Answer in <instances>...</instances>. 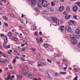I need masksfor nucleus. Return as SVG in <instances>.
<instances>
[{"mask_svg":"<svg viewBox=\"0 0 80 80\" xmlns=\"http://www.w3.org/2000/svg\"><path fill=\"white\" fill-rule=\"evenodd\" d=\"M23 75L26 76V77H29L31 78H32V76L30 74H29V72L27 70H25L23 72Z\"/></svg>","mask_w":80,"mask_h":80,"instance_id":"f257e3e1","label":"nucleus"},{"mask_svg":"<svg viewBox=\"0 0 80 80\" xmlns=\"http://www.w3.org/2000/svg\"><path fill=\"white\" fill-rule=\"evenodd\" d=\"M42 5L43 7H47L48 4L47 3V1L46 0H42Z\"/></svg>","mask_w":80,"mask_h":80,"instance_id":"f03ea898","label":"nucleus"},{"mask_svg":"<svg viewBox=\"0 0 80 80\" xmlns=\"http://www.w3.org/2000/svg\"><path fill=\"white\" fill-rule=\"evenodd\" d=\"M52 20H53L54 23H56L57 25H58V24H59V21H58V19L57 18H52Z\"/></svg>","mask_w":80,"mask_h":80,"instance_id":"7ed1b4c3","label":"nucleus"},{"mask_svg":"<svg viewBox=\"0 0 80 80\" xmlns=\"http://www.w3.org/2000/svg\"><path fill=\"white\" fill-rule=\"evenodd\" d=\"M65 28L67 31H68V32H71V30H72V29H71V27L70 26H66L65 27Z\"/></svg>","mask_w":80,"mask_h":80,"instance_id":"20e7f679","label":"nucleus"},{"mask_svg":"<svg viewBox=\"0 0 80 80\" xmlns=\"http://www.w3.org/2000/svg\"><path fill=\"white\" fill-rule=\"evenodd\" d=\"M71 42L72 44H77V40L75 39H72L71 40Z\"/></svg>","mask_w":80,"mask_h":80,"instance_id":"39448f33","label":"nucleus"},{"mask_svg":"<svg viewBox=\"0 0 80 80\" xmlns=\"http://www.w3.org/2000/svg\"><path fill=\"white\" fill-rule=\"evenodd\" d=\"M41 2L42 1H39V2H38L37 3V6L38 7V8L40 9L42 8V6L40 5H41Z\"/></svg>","mask_w":80,"mask_h":80,"instance_id":"423d86ee","label":"nucleus"},{"mask_svg":"<svg viewBox=\"0 0 80 80\" xmlns=\"http://www.w3.org/2000/svg\"><path fill=\"white\" fill-rule=\"evenodd\" d=\"M28 1L29 2H31L32 5H35V2H36L35 0H28Z\"/></svg>","mask_w":80,"mask_h":80,"instance_id":"0eeeda50","label":"nucleus"},{"mask_svg":"<svg viewBox=\"0 0 80 80\" xmlns=\"http://www.w3.org/2000/svg\"><path fill=\"white\" fill-rule=\"evenodd\" d=\"M77 9H78V8L77 7V6L76 5H75L72 8V9L73 10L74 12H76Z\"/></svg>","mask_w":80,"mask_h":80,"instance_id":"6e6552de","label":"nucleus"},{"mask_svg":"<svg viewBox=\"0 0 80 80\" xmlns=\"http://www.w3.org/2000/svg\"><path fill=\"white\" fill-rule=\"evenodd\" d=\"M73 37L74 38H80V35H77L76 34H73Z\"/></svg>","mask_w":80,"mask_h":80,"instance_id":"1a4fd4ad","label":"nucleus"},{"mask_svg":"<svg viewBox=\"0 0 80 80\" xmlns=\"http://www.w3.org/2000/svg\"><path fill=\"white\" fill-rule=\"evenodd\" d=\"M70 17H71L70 15L67 14L66 16H65V18L66 19H68V18H70Z\"/></svg>","mask_w":80,"mask_h":80,"instance_id":"9d476101","label":"nucleus"},{"mask_svg":"<svg viewBox=\"0 0 80 80\" xmlns=\"http://www.w3.org/2000/svg\"><path fill=\"white\" fill-rule=\"evenodd\" d=\"M76 32L77 34H80V31L79 29H77L76 31Z\"/></svg>","mask_w":80,"mask_h":80,"instance_id":"9b49d317","label":"nucleus"},{"mask_svg":"<svg viewBox=\"0 0 80 80\" xmlns=\"http://www.w3.org/2000/svg\"><path fill=\"white\" fill-rule=\"evenodd\" d=\"M60 30L61 31H63L64 30V26H62L60 27Z\"/></svg>","mask_w":80,"mask_h":80,"instance_id":"f8f14e48","label":"nucleus"},{"mask_svg":"<svg viewBox=\"0 0 80 80\" xmlns=\"http://www.w3.org/2000/svg\"><path fill=\"white\" fill-rule=\"evenodd\" d=\"M67 12H70V7H67L66 8Z\"/></svg>","mask_w":80,"mask_h":80,"instance_id":"ddd939ff","label":"nucleus"},{"mask_svg":"<svg viewBox=\"0 0 80 80\" xmlns=\"http://www.w3.org/2000/svg\"><path fill=\"white\" fill-rule=\"evenodd\" d=\"M35 11H36L37 12H40V10L37 8H35Z\"/></svg>","mask_w":80,"mask_h":80,"instance_id":"4468645a","label":"nucleus"},{"mask_svg":"<svg viewBox=\"0 0 80 80\" xmlns=\"http://www.w3.org/2000/svg\"><path fill=\"white\" fill-rule=\"evenodd\" d=\"M63 10V7L62 6L60 7V9H59V11L60 12H62V11Z\"/></svg>","mask_w":80,"mask_h":80,"instance_id":"2eb2a0df","label":"nucleus"},{"mask_svg":"<svg viewBox=\"0 0 80 80\" xmlns=\"http://www.w3.org/2000/svg\"><path fill=\"white\" fill-rule=\"evenodd\" d=\"M37 29V28H36V27L35 26L34 27H32L31 28V30H35Z\"/></svg>","mask_w":80,"mask_h":80,"instance_id":"dca6fc26","label":"nucleus"},{"mask_svg":"<svg viewBox=\"0 0 80 80\" xmlns=\"http://www.w3.org/2000/svg\"><path fill=\"white\" fill-rule=\"evenodd\" d=\"M48 78L50 79V80H52V78L50 77V74L48 73Z\"/></svg>","mask_w":80,"mask_h":80,"instance_id":"f3484780","label":"nucleus"},{"mask_svg":"<svg viewBox=\"0 0 80 80\" xmlns=\"http://www.w3.org/2000/svg\"><path fill=\"white\" fill-rule=\"evenodd\" d=\"M50 12H53L54 11V8H53L51 7V8H50V9L49 10Z\"/></svg>","mask_w":80,"mask_h":80,"instance_id":"a211bd4d","label":"nucleus"},{"mask_svg":"<svg viewBox=\"0 0 80 80\" xmlns=\"http://www.w3.org/2000/svg\"><path fill=\"white\" fill-rule=\"evenodd\" d=\"M43 47H44L45 48H47V47H48V45L46 44H45L43 45Z\"/></svg>","mask_w":80,"mask_h":80,"instance_id":"6ab92c4d","label":"nucleus"},{"mask_svg":"<svg viewBox=\"0 0 80 80\" xmlns=\"http://www.w3.org/2000/svg\"><path fill=\"white\" fill-rule=\"evenodd\" d=\"M20 51L21 52H25V48H20Z\"/></svg>","mask_w":80,"mask_h":80,"instance_id":"aec40b11","label":"nucleus"},{"mask_svg":"<svg viewBox=\"0 0 80 80\" xmlns=\"http://www.w3.org/2000/svg\"><path fill=\"white\" fill-rule=\"evenodd\" d=\"M60 74H62L63 75H66V72H60Z\"/></svg>","mask_w":80,"mask_h":80,"instance_id":"412c9836","label":"nucleus"},{"mask_svg":"<svg viewBox=\"0 0 80 80\" xmlns=\"http://www.w3.org/2000/svg\"><path fill=\"white\" fill-rule=\"evenodd\" d=\"M38 66L39 67H40V66H41L42 65V62H38Z\"/></svg>","mask_w":80,"mask_h":80,"instance_id":"4be33fe9","label":"nucleus"},{"mask_svg":"<svg viewBox=\"0 0 80 80\" xmlns=\"http://www.w3.org/2000/svg\"><path fill=\"white\" fill-rule=\"evenodd\" d=\"M2 18H3V19H4V20H7V19H8V18H7V17L5 16H2Z\"/></svg>","mask_w":80,"mask_h":80,"instance_id":"5701e85b","label":"nucleus"},{"mask_svg":"<svg viewBox=\"0 0 80 80\" xmlns=\"http://www.w3.org/2000/svg\"><path fill=\"white\" fill-rule=\"evenodd\" d=\"M30 49H31V50H32V51H33V52L36 51V49L34 48H30Z\"/></svg>","mask_w":80,"mask_h":80,"instance_id":"b1692460","label":"nucleus"},{"mask_svg":"<svg viewBox=\"0 0 80 80\" xmlns=\"http://www.w3.org/2000/svg\"><path fill=\"white\" fill-rule=\"evenodd\" d=\"M17 79L19 80L20 79V75L18 74L17 75Z\"/></svg>","mask_w":80,"mask_h":80,"instance_id":"393cba45","label":"nucleus"},{"mask_svg":"<svg viewBox=\"0 0 80 80\" xmlns=\"http://www.w3.org/2000/svg\"><path fill=\"white\" fill-rule=\"evenodd\" d=\"M8 67L9 68H10L11 69H12V68H13L12 66L11 65H8Z\"/></svg>","mask_w":80,"mask_h":80,"instance_id":"a878e982","label":"nucleus"},{"mask_svg":"<svg viewBox=\"0 0 80 80\" xmlns=\"http://www.w3.org/2000/svg\"><path fill=\"white\" fill-rule=\"evenodd\" d=\"M46 65V64L44 62H41V66H45Z\"/></svg>","mask_w":80,"mask_h":80,"instance_id":"bb28decb","label":"nucleus"},{"mask_svg":"<svg viewBox=\"0 0 80 80\" xmlns=\"http://www.w3.org/2000/svg\"><path fill=\"white\" fill-rule=\"evenodd\" d=\"M76 4L77 5H78L79 7H80V2H76Z\"/></svg>","mask_w":80,"mask_h":80,"instance_id":"cd10ccee","label":"nucleus"},{"mask_svg":"<svg viewBox=\"0 0 80 80\" xmlns=\"http://www.w3.org/2000/svg\"><path fill=\"white\" fill-rule=\"evenodd\" d=\"M70 21L71 22L72 24H75V22L74 21L71 20Z\"/></svg>","mask_w":80,"mask_h":80,"instance_id":"c85d7f7f","label":"nucleus"},{"mask_svg":"<svg viewBox=\"0 0 80 80\" xmlns=\"http://www.w3.org/2000/svg\"><path fill=\"white\" fill-rule=\"evenodd\" d=\"M78 76H76L73 79V80H77L78 79Z\"/></svg>","mask_w":80,"mask_h":80,"instance_id":"c756f323","label":"nucleus"},{"mask_svg":"<svg viewBox=\"0 0 80 80\" xmlns=\"http://www.w3.org/2000/svg\"><path fill=\"white\" fill-rule=\"evenodd\" d=\"M73 18H74V19H78L77 18V16H76V15H73Z\"/></svg>","mask_w":80,"mask_h":80,"instance_id":"7c9ffc66","label":"nucleus"},{"mask_svg":"<svg viewBox=\"0 0 80 80\" xmlns=\"http://www.w3.org/2000/svg\"><path fill=\"white\" fill-rule=\"evenodd\" d=\"M20 59L22 61V62H24L25 61V59L22 58H20Z\"/></svg>","mask_w":80,"mask_h":80,"instance_id":"2f4dec72","label":"nucleus"},{"mask_svg":"<svg viewBox=\"0 0 80 80\" xmlns=\"http://www.w3.org/2000/svg\"><path fill=\"white\" fill-rule=\"evenodd\" d=\"M16 60H15V59H14L12 61L13 63L14 64V63H16Z\"/></svg>","mask_w":80,"mask_h":80,"instance_id":"473e14b6","label":"nucleus"},{"mask_svg":"<svg viewBox=\"0 0 80 80\" xmlns=\"http://www.w3.org/2000/svg\"><path fill=\"white\" fill-rule=\"evenodd\" d=\"M51 8V7H47L46 9L48 10H50Z\"/></svg>","mask_w":80,"mask_h":80,"instance_id":"72a5a7b5","label":"nucleus"},{"mask_svg":"<svg viewBox=\"0 0 80 80\" xmlns=\"http://www.w3.org/2000/svg\"><path fill=\"white\" fill-rule=\"evenodd\" d=\"M2 55L4 57H6V55H5V54L4 53H2Z\"/></svg>","mask_w":80,"mask_h":80,"instance_id":"f704fd0d","label":"nucleus"},{"mask_svg":"<svg viewBox=\"0 0 80 80\" xmlns=\"http://www.w3.org/2000/svg\"><path fill=\"white\" fill-rule=\"evenodd\" d=\"M40 42H41L42 43L43 42V39H42V37H40Z\"/></svg>","mask_w":80,"mask_h":80,"instance_id":"c9c22d12","label":"nucleus"},{"mask_svg":"<svg viewBox=\"0 0 80 80\" xmlns=\"http://www.w3.org/2000/svg\"><path fill=\"white\" fill-rule=\"evenodd\" d=\"M51 5L52 6H54L55 5V3H53V2H51Z\"/></svg>","mask_w":80,"mask_h":80,"instance_id":"e433bc0d","label":"nucleus"},{"mask_svg":"<svg viewBox=\"0 0 80 80\" xmlns=\"http://www.w3.org/2000/svg\"><path fill=\"white\" fill-rule=\"evenodd\" d=\"M1 62H2V63H6V61L2 60H0Z\"/></svg>","mask_w":80,"mask_h":80,"instance_id":"4c0bfd02","label":"nucleus"},{"mask_svg":"<svg viewBox=\"0 0 80 80\" xmlns=\"http://www.w3.org/2000/svg\"><path fill=\"white\" fill-rule=\"evenodd\" d=\"M68 23H69V25H72V24L70 21Z\"/></svg>","mask_w":80,"mask_h":80,"instance_id":"58836bf2","label":"nucleus"},{"mask_svg":"<svg viewBox=\"0 0 80 80\" xmlns=\"http://www.w3.org/2000/svg\"><path fill=\"white\" fill-rule=\"evenodd\" d=\"M39 70H40L41 72H43L44 71L43 69H40V68H39Z\"/></svg>","mask_w":80,"mask_h":80,"instance_id":"ea45409f","label":"nucleus"},{"mask_svg":"<svg viewBox=\"0 0 80 80\" xmlns=\"http://www.w3.org/2000/svg\"><path fill=\"white\" fill-rule=\"evenodd\" d=\"M54 56L56 57H58V55L57 54H55Z\"/></svg>","mask_w":80,"mask_h":80,"instance_id":"a19ab883","label":"nucleus"},{"mask_svg":"<svg viewBox=\"0 0 80 80\" xmlns=\"http://www.w3.org/2000/svg\"><path fill=\"white\" fill-rule=\"evenodd\" d=\"M29 63L30 64V65H33V63H32V62L31 61L29 62Z\"/></svg>","mask_w":80,"mask_h":80,"instance_id":"79ce46f5","label":"nucleus"},{"mask_svg":"<svg viewBox=\"0 0 80 80\" xmlns=\"http://www.w3.org/2000/svg\"><path fill=\"white\" fill-rule=\"evenodd\" d=\"M36 40H37V41L38 42V43H40V41L37 38Z\"/></svg>","mask_w":80,"mask_h":80,"instance_id":"37998d69","label":"nucleus"},{"mask_svg":"<svg viewBox=\"0 0 80 80\" xmlns=\"http://www.w3.org/2000/svg\"><path fill=\"white\" fill-rule=\"evenodd\" d=\"M4 25H5V26H6V27H8V24L5 23H4Z\"/></svg>","mask_w":80,"mask_h":80,"instance_id":"c03bdc74","label":"nucleus"},{"mask_svg":"<svg viewBox=\"0 0 80 80\" xmlns=\"http://www.w3.org/2000/svg\"><path fill=\"white\" fill-rule=\"evenodd\" d=\"M8 35H9L10 36L12 35V33L10 32H9L8 33Z\"/></svg>","mask_w":80,"mask_h":80,"instance_id":"a18cd8bd","label":"nucleus"},{"mask_svg":"<svg viewBox=\"0 0 80 80\" xmlns=\"http://www.w3.org/2000/svg\"><path fill=\"white\" fill-rule=\"evenodd\" d=\"M10 77H11L10 76H8L7 78V80H8L9 78H10Z\"/></svg>","mask_w":80,"mask_h":80,"instance_id":"49530a36","label":"nucleus"},{"mask_svg":"<svg viewBox=\"0 0 80 80\" xmlns=\"http://www.w3.org/2000/svg\"><path fill=\"white\" fill-rule=\"evenodd\" d=\"M3 46L4 47H6V44H5V43H3Z\"/></svg>","mask_w":80,"mask_h":80,"instance_id":"de8ad7c7","label":"nucleus"},{"mask_svg":"<svg viewBox=\"0 0 80 80\" xmlns=\"http://www.w3.org/2000/svg\"><path fill=\"white\" fill-rule=\"evenodd\" d=\"M10 47V45H8L7 46L6 48H9Z\"/></svg>","mask_w":80,"mask_h":80,"instance_id":"09e8293b","label":"nucleus"},{"mask_svg":"<svg viewBox=\"0 0 80 80\" xmlns=\"http://www.w3.org/2000/svg\"><path fill=\"white\" fill-rule=\"evenodd\" d=\"M53 1L55 3H57L58 2V0H53Z\"/></svg>","mask_w":80,"mask_h":80,"instance_id":"8fccbe9b","label":"nucleus"},{"mask_svg":"<svg viewBox=\"0 0 80 80\" xmlns=\"http://www.w3.org/2000/svg\"><path fill=\"white\" fill-rule=\"evenodd\" d=\"M4 38H5V39H8V38H7V36L5 35L4 36Z\"/></svg>","mask_w":80,"mask_h":80,"instance_id":"3c124183","label":"nucleus"},{"mask_svg":"<svg viewBox=\"0 0 80 80\" xmlns=\"http://www.w3.org/2000/svg\"><path fill=\"white\" fill-rule=\"evenodd\" d=\"M77 45L78 47H79V48H80V43H78V44Z\"/></svg>","mask_w":80,"mask_h":80,"instance_id":"603ef678","label":"nucleus"},{"mask_svg":"<svg viewBox=\"0 0 80 80\" xmlns=\"http://www.w3.org/2000/svg\"><path fill=\"white\" fill-rule=\"evenodd\" d=\"M4 41L5 43H7V39H5Z\"/></svg>","mask_w":80,"mask_h":80,"instance_id":"864d4df0","label":"nucleus"},{"mask_svg":"<svg viewBox=\"0 0 80 80\" xmlns=\"http://www.w3.org/2000/svg\"><path fill=\"white\" fill-rule=\"evenodd\" d=\"M51 60H52L53 61L55 60V59H54V58H53V57H51Z\"/></svg>","mask_w":80,"mask_h":80,"instance_id":"5fc2aeb1","label":"nucleus"},{"mask_svg":"<svg viewBox=\"0 0 80 80\" xmlns=\"http://www.w3.org/2000/svg\"><path fill=\"white\" fill-rule=\"evenodd\" d=\"M57 64L58 66H60V62H57Z\"/></svg>","mask_w":80,"mask_h":80,"instance_id":"6e6d98bb","label":"nucleus"},{"mask_svg":"<svg viewBox=\"0 0 80 80\" xmlns=\"http://www.w3.org/2000/svg\"><path fill=\"white\" fill-rule=\"evenodd\" d=\"M19 28H23L21 26H19Z\"/></svg>","mask_w":80,"mask_h":80,"instance_id":"4d7b16f0","label":"nucleus"},{"mask_svg":"<svg viewBox=\"0 0 80 80\" xmlns=\"http://www.w3.org/2000/svg\"><path fill=\"white\" fill-rule=\"evenodd\" d=\"M1 37H4L5 36H4V34H1Z\"/></svg>","mask_w":80,"mask_h":80,"instance_id":"13d9d810","label":"nucleus"},{"mask_svg":"<svg viewBox=\"0 0 80 80\" xmlns=\"http://www.w3.org/2000/svg\"><path fill=\"white\" fill-rule=\"evenodd\" d=\"M63 21H62V20H61L60 21V23H63Z\"/></svg>","mask_w":80,"mask_h":80,"instance_id":"bf43d9fd","label":"nucleus"},{"mask_svg":"<svg viewBox=\"0 0 80 80\" xmlns=\"http://www.w3.org/2000/svg\"><path fill=\"white\" fill-rule=\"evenodd\" d=\"M34 35H35V36H37V32H35Z\"/></svg>","mask_w":80,"mask_h":80,"instance_id":"052dcab7","label":"nucleus"},{"mask_svg":"<svg viewBox=\"0 0 80 80\" xmlns=\"http://www.w3.org/2000/svg\"><path fill=\"white\" fill-rule=\"evenodd\" d=\"M55 76H56V77H58V74H57V73H55Z\"/></svg>","mask_w":80,"mask_h":80,"instance_id":"680f3d73","label":"nucleus"},{"mask_svg":"<svg viewBox=\"0 0 80 80\" xmlns=\"http://www.w3.org/2000/svg\"><path fill=\"white\" fill-rule=\"evenodd\" d=\"M70 38H72V39H73V37L72 36H70Z\"/></svg>","mask_w":80,"mask_h":80,"instance_id":"e2e57ef3","label":"nucleus"},{"mask_svg":"<svg viewBox=\"0 0 80 80\" xmlns=\"http://www.w3.org/2000/svg\"><path fill=\"white\" fill-rule=\"evenodd\" d=\"M72 68L70 67V68H69V70H72Z\"/></svg>","mask_w":80,"mask_h":80,"instance_id":"0e129e2a","label":"nucleus"},{"mask_svg":"<svg viewBox=\"0 0 80 80\" xmlns=\"http://www.w3.org/2000/svg\"><path fill=\"white\" fill-rule=\"evenodd\" d=\"M47 60L48 62H51V60H49L48 59H47Z\"/></svg>","mask_w":80,"mask_h":80,"instance_id":"69168bd1","label":"nucleus"},{"mask_svg":"<svg viewBox=\"0 0 80 80\" xmlns=\"http://www.w3.org/2000/svg\"><path fill=\"white\" fill-rule=\"evenodd\" d=\"M67 12H63V14H66Z\"/></svg>","mask_w":80,"mask_h":80,"instance_id":"338daca9","label":"nucleus"},{"mask_svg":"<svg viewBox=\"0 0 80 80\" xmlns=\"http://www.w3.org/2000/svg\"><path fill=\"white\" fill-rule=\"evenodd\" d=\"M33 80H39V79H37V78H34L33 79Z\"/></svg>","mask_w":80,"mask_h":80,"instance_id":"774afa93","label":"nucleus"}]
</instances>
